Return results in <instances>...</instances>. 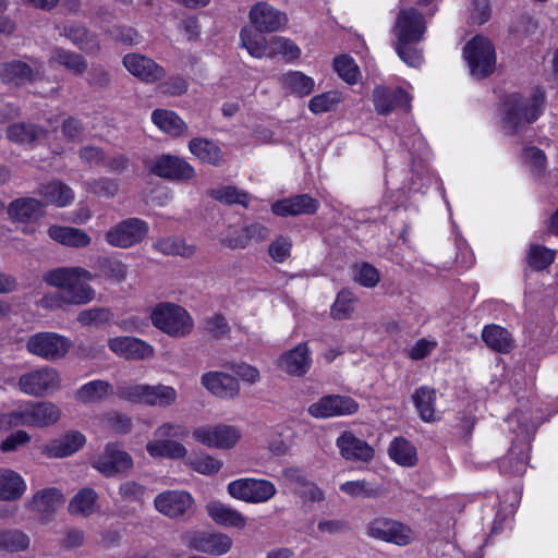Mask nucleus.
Listing matches in <instances>:
<instances>
[{"mask_svg": "<svg viewBox=\"0 0 558 558\" xmlns=\"http://www.w3.org/2000/svg\"><path fill=\"white\" fill-rule=\"evenodd\" d=\"M148 223L140 218H128L111 227L105 234L107 243L128 248L141 243L148 234Z\"/></svg>", "mask_w": 558, "mask_h": 558, "instance_id": "obj_12", "label": "nucleus"}, {"mask_svg": "<svg viewBox=\"0 0 558 558\" xmlns=\"http://www.w3.org/2000/svg\"><path fill=\"white\" fill-rule=\"evenodd\" d=\"M248 19L253 26L265 33L277 32L288 24V17L284 12L263 1L257 2L251 8Z\"/></svg>", "mask_w": 558, "mask_h": 558, "instance_id": "obj_23", "label": "nucleus"}, {"mask_svg": "<svg viewBox=\"0 0 558 558\" xmlns=\"http://www.w3.org/2000/svg\"><path fill=\"white\" fill-rule=\"evenodd\" d=\"M37 194L58 207L68 206L74 198L72 189L58 180L40 184L37 189Z\"/></svg>", "mask_w": 558, "mask_h": 558, "instance_id": "obj_35", "label": "nucleus"}, {"mask_svg": "<svg viewBox=\"0 0 558 558\" xmlns=\"http://www.w3.org/2000/svg\"><path fill=\"white\" fill-rule=\"evenodd\" d=\"M291 247L290 239L280 235L270 243L268 253L276 263H283L290 256Z\"/></svg>", "mask_w": 558, "mask_h": 558, "instance_id": "obj_62", "label": "nucleus"}, {"mask_svg": "<svg viewBox=\"0 0 558 558\" xmlns=\"http://www.w3.org/2000/svg\"><path fill=\"white\" fill-rule=\"evenodd\" d=\"M281 83L284 88L300 96H305L314 89L312 77L299 71H291L281 76Z\"/></svg>", "mask_w": 558, "mask_h": 558, "instance_id": "obj_49", "label": "nucleus"}, {"mask_svg": "<svg viewBox=\"0 0 558 558\" xmlns=\"http://www.w3.org/2000/svg\"><path fill=\"white\" fill-rule=\"evenodd\" d=\"M189 433V428L183 424L162 423L155 429V439L147 442L146 450L155 459H184L187 456V449L174 438L184 439Z\"/></svg>", "mask_w": 558, "mask_h": 558, "instance_id": "obj_4", "label": "nucleus"}, {"mask_svg": "<svg viewBox=\"0 0 558 558\" xmlns=\"http://www.w3.org/2000/svg\"><path fill=\"white\" fill-rule=\"evenodd\" d=\"M97 497L92 488L81 489L69 504L70 513L82 517L93 514L97 509Z\"/></svg>", "mask_w": 558, "mask_h": 558, "instance_id": "obj_45", "label": "nucleus"}, {"mask_svg": "<svg viewBox=\"0 0 558 558\" xmlns=\"http://www.w3.org/2000/svg\"><path fill=\"white\" fill-rule=\"evenodd\" d=\"M340 490L355 498H375L380 495L379 488L365 480L348 481L340 485Z\"/></svg>", "mask_w": 558, "mask_h": 558, "instance_id": "obj_55", "label": "nucleus"}, {"mask_svg": "<svg viewBox=\"0 0 558 558\" xmlns=\"http://www.w3.org/2000/svg\"><path fill=\"white\" fill-rule=\"evenodd\" d=\"M153 247L163 255L191 257L195 253V246L186 244L184 239L178 236L158 239Z\"/></svg>", "mask_w": 558, "mask_h": 558, "instance_id": "obj_47", "label": "nucleus"}, {"mask_svg": "<svg viewBox=\"0 0 558 558\" xmlns=\"http://www.w3.org/2000/svg\"><path fill=\"white\" fill-rule=\"evenodd\" d=\"M185 544L201 553L221 556L227 554L233 541L230 536L223 533H208V532H192L184 535Z\"/></svg>", "mask_w": 558, "mask_h": 558, "instance_id": "obj_18", "label": "nucleus"}, {"mask_svg": "<svg viewBox=\"0 0 558 558\" xmlns=\"http://www.w3.org/2000/svg\"><path fill=\"white\" fill-rule=\"evenodd\" d=\"M47 131L33 123H13L7 129V137L16 144L32 145L46 136Z\"/></svg>", "mask_w": 558, "mask_h": 558, "instance_id": "obj_37", "label": "nucleus"}, {"mask_svg": "<svg viewBox=\"0 0 558 558\" xmlns=\"http://www.w3.org/2000/svg\"><path fill=\"white\" fill-rule=\"evenodd\" d=\"M155 507L160 513L169 518L191 515L194 512V499L186 492L168 490L155 498Z\"/></svg>", "mask_w": 558, "mask_h": 558, "instance_id": "obj_21", "label": "nucleus"}, {"mask_svg": "<svg viewBox=\"0 0 558 558\" xmlns=\"http://www.w3.org/2000/svg\"><path fill=\"white\" fill-rule=\"evenodd\" d=\"M93 466L106 476H113L131 470L133 460L118 444H108L104 452L93 462Z\"/></svg>", "mask_w": 558, "mask_h": 558, "instance_id": "obj_20", "label": "nucleus"}, {"mask_svg": "<svg viewBox=\"0 0 558 558\" xmlns=\"http://www.w3.org/2000/svg\"><path fill=\"white\" fill-rule=\"evenodd\" d=\"M425 31L424 16L413 8L400 10L392 28L397 43H401V51L403 43L421 41Z\"/></svg>", "mask_w": 558, "mask_h": 558, "instance_id": "obj_14", "label": "nucleus"}, {"mask_svg": "<svg viewBox=\"0 0 558 558\" xmlns=\"http://www.w3.org/2000/svg\"><path fill=\"white\" fill-rule=\"evenodd\" d=\"M264 31H258L255 26H245L241 29V47L246 49L253 57L260 59L268 53L269 40L263 35Z\"/></svg>", "mask_w": 558, "mask_h": 558, "instance_id": "obj_36", "label": "nucleus"}, {"mask_svg": "<svg viewBox=\"0 0 558 558\" xmlns=\"http://www.w3.org/2000/svg\"><path fill=\"white\" fill-rule=\"evenodd\" d=\"M336 446L340 456L347 461L367 463L375 454L373 447L351 430L342 432L336 439Z\"/></svg>", "mask_w": 558, "mask_h": 558, "instance_id": "obj_22", "label": "nucleus"}, {"mask_svg": "<svg viewBox=\"0 0 558 558\" xmlns=\"http://www.w3.org/2000/svg\"><path fill=\"white\" fill-rule=\"evenodd\" d=\"M8 216L13 222L31 223L45 215V205L34 197H20L8 206Z\"/></svg>", "mask_w": 558, "mask_h": 558, "instance_id": "obj_26", "label": "nucleus"}, {"mask_svg": "<svg viewBox=\"0 0 558 558\" xmlns=\"http://www.w3.org/2000/svg\"><path fill=\"white\" fill-rule=\"evenodd\" d=\"M192 436L195 441L216 449H231L241 439V432L231 425L216 424L202 425L193 428Z\"/></svg>", "mask_w": 558, "mask_h": 558, "instance_id": "obj_13", "label": "nucleus"}, {"mask_svg": "<svg viewBox=\"0 0 558 558\" xmlns=\"http://www.w3.org/2000/svg\"><path fill=\"white\" fill-rule=\"evenodd\" d=\"M367 534L399 546H405L413 539V533L409 526L387 518H376L371 521L367 525Z\"/></svg>", "mask_w": 558, "mask_h": 558, "instance_id": "obj_16", "label": "nucleus"}, {"mask_svg": "<svg viewBox=\"0 0 558 558\" xmlns=\"http://www.w3.org/2000/svg\"><path fill=\"white\" fill-rule=\"evenodd\" d=\"M113 315L106 307H92L77 314L76 320L84 327H100L108 324Z\"/></svg>", "mask_w": 558, "mask_h": 558, "instance_id": "obj_52", "label": "nucleus"}, {"mask_svg": "<svg viewBox=\"0 0 558 558\" xmlns=\"http://www.w3.org/2000/svg\"><path fill=\"white\" fill-rule=\"evenodd\" d=\"M109 349L126 360H145L154 355V348L146 341L128 336L113 337L108 340Z\"/></svg>", "mask_w": 558, "mask_h": 558, "instance_id": "obj_24", "label": "nucleus"}, {"mask_svg": "<svg viewBox=\"0 0 558 558\" xmlns=\"http://www.w3.org/2000/svg\"><path fill=\"white\" fill-rule=\"evenodd\" d=\"M208 517L217 524L243 530L247 524V519L236 509L218 500H213L206 505Z\"/></svg>", "mask_w": 558, "mask_h": 558, "instance_id": "obj_31", "label": "nucleus"}, {"mask_svg": "<svg viewBox=\"0 0 558 558\" xmlns=\"http://www.w3.org/2000/svg\"><path fill=\"white\" fill-rule=\"evenodd\" d=\"M342 100L338 92H328L313 97L308 108L315 113H323L332 110Z\"/></svg>", "mask_w": 558, "mask_h": 558, "instance_id": "obj_59", "label": "nucleus"}, {"mask_svg": "<svg viewBox=\"0 0 558 558\" xmlns=\"http://www.w3.org/2000/svg\"><path fill=\"white\" fill-rule=\"evenodd\" d=\"M62 34L76 47L86 52H96L99 45L94 35L83 25H66Z\"/></svg>", "mask_w": 558, "mask_h": 558, "instance_id": "obj_43", "label": "nucleus"}, {"mask_svg": "<svg viewBox=\"0 0 558 558\" xmlns=\"http://www.w3.org/2000/svg\"><path fill=\"white\" fill-rule=\"evenodd\" d=\"M64 502L62 493L56 488H45L38 490L32 499L34 510L43 515H48L60 508Z\"/></svg>", "mask_w": 558, "mask_h": 558, "instance_id": "obj_42", "label": "nucleus"}, {"mask_svg": "<svg viewBox=\"0 0 558 558\" xmlns=\"http://www.w3.org/2000/svg\"><path fill=\"white\" fill-rule=\"evenodd\" d=\"M29 543L28 535L22 531H0V549L13 553L22 551L28 548Z\"/></svg>", "mask_w": 558, "mask_h": 558, "instance_id": "obj_54", "label": "nucleus"}, {"mask_svg": "<svg viewBox=\"0 0 558 558\" xmlns=\"http://www.w3.org/2000/svg\"><path fill=\"white\" fill-rule=\"evenodd\" d=\"M356 298L350 290H341L333 304L330 314L335 319H348L354 311Z\"/></svg>", "mask_w": 558, "mask_h": 558, "instance_id": "obj_51", "label": "nucleus"}, {"mask_svg": "<svg viewBox=\"0 0 558 558\" xmlns=\"http://www.w3.org/2000/svg\"><path fill=\"white\" fill-rule=\"evenodd\" d=\"M318 202L308 194H301L276 202L272 213L277 216L313 215L318 209Z\"/></svg>", "mask_w": 558, "mask_h": 558, "instance_id": "obj_29", "label": "nucleus"}, {"mask_svg": "<svg viewBox=\"0 0 558 558\" xmlns=\"http://www.w3.org/2000/svg\"><path fill=\"white\" fill-rule=\"evenodd\" d=\"M333 66L341 78L349 84H355L360 77V71L354 60L348 56L335 59Z\"/></svg>", "mask_w": 558, "mask_h": 558, "instance_id": "obj_58", "label": "nucleus"}, {"mask_svg": "<svg viewBox=\"0 0 558 558\" xmlns=\"http://www.w3.org/2000/svg\"><path fill=\"white\" fill-rule=\"evenodd\" d=\"M359 410L357 402L348 396L329 395L308 407V414L316 418L351 415Z\"/></svg>", "mask_w": 558, "mask_h": 558, "instance_id": "obj_17", "label": "nucleus"}, {"mask_svg": "<svg viewBox=\"0 0 558 558\" xmlns=\"http://www.w3.org/2000/svg\"><path fill=\"white\" fill-rule=\"evenodd\" d=\"M389 457L402 466H413L417 462L415 448L404 438H395L388 449Z\"/></svg>", "mask_w": 558, "mask_h": 558, "instance_id": "obj_46", "label": "nucleus"}, {"mask_svg": "<svg viewBox=\"0 0 558 558\" xmlns=\"http://www.w3.org/2000/svg\"><path fill=\"white\" fill-rule=\"evenodd\" d=\"M201 381L207 390L222 399H232L240 391L236 378L222 372L205 373Z\"/></svg>", "mask_w": 558, "mask_h": 558, "instance_id": "obj_30", "label": "nucleus"}, {"mask_svg": "<svg viewBox=\"0 0 558 558\" xmlns=\"http://www.w3.org/2000/svg\"><path fill=\"white\" fill-rule=\"evenodd\" d=\"M122 63L131 75L146 84H155L166 77L165 68L142 53H126Z\"/></svg>", "mask_w": 558, "mask_h": 558, "instance_id": "obj_15", "label": "nucleus"}, {"mask_svg": "<svg viewBox=\"0 0 558 558\" xmlns=\"http://www.w3.org/2000/svg\"><path fill=\"white\" fill-rule=\"evenodd\" d=\"M210 195L216 201L228 205L239 204L246 207L250 201L248 194L240 191L235 186H222L215 189L210 192Z\"/></svg>", "mask_w": 558, "mask_h": 558, "instance_id": "obj_57", "label": "nucleus"}, {"mask_svg": "<svg viewBox=\"0 0 558 558\" xmlns=\"http://www.w3.org/2000/svg\"><path fill=\"white\" fill-rule=\"evenodd\" d=\"M205 329L216 339L225 337L230 331L227 319L219 314H216L206 319Z\"/></svg>", "mask_w": 558, "mask_h": 558, "instance_id": "obj_64", "label": "nucleus"}, {"mask_svg": "<svg viewBox=\"0 0 558 558\" xmlns=\"http://www.w3.org/2000/svg\"><path fill=\"white\" fill-rule=\"evenodd\" d=\"M44 64L35 58L13 59L0 63V81L16 87L32 84L44 77Z\"/></svg>", "mask_w": 558, "mask_h": 558, "instance_id": "obj_9", "label": "nucleus"}, {"mask_svg": "<svg viewBox=\"0 0 558 558\" xmlns=\"http://www.w3.org/2000/svg\"><path fill=\"white\" fill-rule=\"evenodd\" d=\"M556 252L543 245H531L527 253V264L535 270H543L547 268L555 259Z\"/></svg>", "mask_w": 558, "mask_h": 558, "instance_id": "obj_56", "label": "nucleus"}, {"mask_svg": "<svg viewBox=\"0 0 558 558\" xmlns=\"http://www.w3.org/2000/svg\"><path fill=\"white\" fill-rule=\"evenodd\" d=\"M85 444L86 437L81 432L70 430L45 445L43 453L49 459L65 458L77 452Z\"/></svg>", "mask_w": 558, "mask_h": 558, "instance_id": "obj_25", "label": "nucleus"}, {"mask_svg": "<svg viewBox=\"0 0 558 558\" xmlns=\"http://www.w3.org/2000/svg\"><path fill=\"white\" fill-rule=\"evenodd\" d=\"M220 242L232 250L245 248L250 244L244 227L230 230L228 234L220 239Z\"/></svg>", "mask_w": 558, "mask_h": 558, "instance_id": "obj_63", "label": "nucleus"}, {"mask_svg": "<svg viewBox=\"0 0 558 558\" xmlns=\"http://www.w3.org/2000/svg\"><path fill=\"white\" fill-rule=\"evenodd\" d=\"M411 98L399 88H388L385 86H376L373 90V102L375 110L379 114H388L398 107L408 109Z\"/></svg>", "mask_w": 558, "mask_h": 558, "instance_id": "obj_28", "label": "nucleus"}, {"mask_svg": "<svg viewBox=\"0 0 558 558\" xmlns=\"http://www.w3.org/2000/svg\"><path fill=\"white\" fill-rule=\"evenodd\" d=\"M151 120L159 130L173 137L184 135L187 131L185 122L171 110L156 109L151 113Z\"/></svg>", "mask_w": 558, "mask_h": 558, "instance_id": "obj_38", "label": "nucleus"}, {"mask_svg": "<svg viewBox=\"0 0 558 558\" xmlns=\"http://www.w3.org/2000/svg\"><path fill=\"white\" fill-rule=\"evenodd\" d=\"M227 492L234 499L247 504H263L275 497L277 488L268 480L244 477L230 482Z\"/></svg>", "mask_w": 558, "mask_h": 558, "instance_id": "obj_10", "label": "nucleus"}, {"mask_svg": "<svg viewBox=\"0 0 558 558\" xmlns=\"http://www.w3.org/2000/svg\"><path fill=\"white\" fill-rule=\"evenodd\" d=\"M71 348L72 341L68 337L52 331L36 332L26 341L31 354L50 362L63 359Z\"/></svg>", "mask_w": 558, "mask_h": 558, "instance_id": "obj_8", "label": "nucleus"}, {"mask_svg": "<svg viewBox=\"0 0 558 558\" xmlns=\"http://www.w3.org/2000/svg\"><path fill=\"white\" fill-rule=\"evenodd\" d=\"M86 189L98 196L111 198L119 191V182L104 177L86 182Z\"/></svg>", "mask_w": 558, "mask_h": 558, "instance_id": "obj_60", "label": "nucleus"}, {"mask_svg": "<svg viewBox=\"0 0 558 558\" xmlns=\"http://www.w3.org/2000/svg\"><path fill=\"white\" fill-rule=\"evenodd\" d=\"M118 396L133 403L168 408L177 403L178 391L174 387L158 384H132L118 388Z\"/></svg>", "mask_w": 558, "mask_h": 558, "instance_id": "obj_5", "label": "nucleus"}, {"mask_svg": "<svg viewBox=\"0 0 558 558\" xmlns=\"http://www.w3.org/2000/svg\"><path fill=\"white\" fill-rule=\"evenodd\" d=\"M151 173L171 181H189L195 177V169L181 157L163 154L157 157Z\"/></svg>", "mask_w": 558, "mask_h": 558, "instance_id": "obj_19", "label": "nucleus"}, {"mask_svg": "<svg viewBox=\"0 0 558 558\" xmlns=\"http://www.w3.org/2000/svg\"><path fill=\"white\" fill-rule=\"evenodd\" d=\"M185 464L193 471L206 476L217 474L223 465L222 461L205 452H198L190 456L186 459Z\"/></svg>", "mask_w": 558, "mask_h": 558, "instance_id": "obj_48", "label": "nucleus"}, {"mask_svg": "<svg viewBox=\"0 0 558 558\" xmlns=\"http://www.w3.org/2000/svg\"><path fill=\"white\" fill-rule=\"evenodd\" d=\"M545 108V95L535 89L526 95H509L504 102V129L509 134L523 132L530 124L536 122Z\"/></svg>", "mask_w": 558, "mask_h": 558, "instance_id": "obj_3", "label": "nucleus"}, {"mask_svg": "<svg viewBox=\"0 0 558 558\" xmlns=\"http://www.w3.org/2000/svg\"><path fill=\"white\" fill-rule=\"evenodd\" d=\"M113 393L112 385L106 380L95 379L82 385L73 393L74 399L84 404H96L102 402Z\"/></svg>", "mask_w": 558, "mask_h": 558, "instance_id": "obj_32", "label": "nucleus"}, {"mask_svg": "<svg viewBox=\"0 0 558 558\" xmlns=\"http://www.w3.org/2000/svg\"><path fill=\"white\" fill-rule=\"evenodd\" d=\"M48 235L56 242L70 247H86L90 236L82 229L53 225L48 229Z\"/></svg>", "mask_w": 558, "mask_h": 558, "instance_id": "obj_34", "label": "nucleus"}, {"mask_svg": "<svg viewBox=\"0 0 558 558\" xmlns=\"http://www.w3.org/2000/svg\"><path fill=\"white\" fill-rule=\"evenodd\" d=\"M471 74L485 77L490 74L496 64V54L493 44L485 37L475 36L463 49Z\"/></svg>", "mask_w": 558, "mask_h": 558, "instance_id": "obj_11", "label": "nucleus"}, {"mask_svg": "<svg viewBox=\"0 0 558 558\" xmlns=\"http://www.w3.org/2000/svg\"><path fill=\"white\" fill-rule=\"evenodd\" d=\"M93 275L81 267H59L44 274V282L57 289L45 294L39 305L49 311L65 308L71 305H85L95 296V290L89 286Z\"/></svg>", "mask_w": 558, "mask_h": 558, "instance_id": "obj_1", "label": "nucleus"}, {"mask_svg": "<svg viewBox=\"0 0 558 558\" xmlns=\"http://www.w3.org/2000/svg\"><path fill=\"white\" fill-rule=\"evenodd\" d=\"M413 401L423 421L435 422L437 420L435 412L436 390L434 388L420 387L413 396Z\"/></svg>", "mask_w": 558, "mask_h": 558, "instance_id": "obj_44", "label": "nucleus"}, {"mask_svg": "<svg viewBox=\"0 0 558 558\" xmlns=\"http://www.w3.org/2000/svg\"><path fill=\"white\" fill-rule=\"evenodd\" d=\"M153 325L172 337H184L193 329V319L181 306L161 303L151 313Z\"/></svg>", "mask_w": 558, "mask_h": 558, "instance_id": "obj_6", "label": "nucleus"}, {"mask_svg": "<svg viewBox=\"0 0 558 558\" xmlns=\"http://www.w3.org/2000/svg\"><path fill=\"white\" fill-rule=\"evenodd\" d=\"M26 490L24 478L11 469H0V499L15 500Z\"/></svg>", "mask_w": 558, "mask_h": 558, "instance_id": "obj_40", "label": "nucleus"}, {"mask_svg": "<svg viewBox=\"0 0 558 558\" xmlns=\"http://www.w3.org/2000/svg\"><path fill=\"white\" fill-rule=\"evenodd\" d=\"M352 279L365 288H374L380 281L379 271L368 263H356L352 266Z\"/></svg>", "mask_w": 558, "mask_h": 558, "instance_id": "obj_53", "label": "nucleus"}, {"mask_svg": "<svg viewBox=\"0 0 558 558\" xmlns=\"http://www.w3.org/2000/svg\"><path fill=\"white\" fill-rule=\"evenodd\" d=\"M190 151L202 162L218 166L223 159L220 147L211 140L197 137L189 143Z\"/></svg>", "mask_w": 558, "mask_h": 558, "instance_id": "obj_39", "label": "nucleus"}, {"mask_svg": "<svg viewBox=\"0 0 558 558\" xmlns=\"http://www.w3.org/2000/svg\"><path fill=\"white\" fill-rule=\"evenodd\" d=\"M17 386L20 390L32 397H47L61 388V375L58 369L41 366L20 376Z\"/></svg>", "mask_w": 558, "mask_h": 558, "instance_id": "obj_7", "label": "nucleus"}, {"mask_svg": "<svg viewBox=\"0 0 558 558\" xmlns=\"http://www.w3.org/2000/svg\"><path fill=\"white\" fill-rule=\"evenodd\" d=\"M49 63L61 65L74 75H82L87 70V61L82 54L60 47L52 49Z\"/></svg>", "mask_w": 558, "mask_h": 558, "instance_id": "obj_41", "label": "nucleus"}, {"mask_svg": "<svg viewBox=\"0 0 558 558\" xmlns=\"http://www.w3.org/2000/svg\"><path fill=\"white\" fill-rule=\"evenodd\" d=\"M481 338L489 349L497 353L507 354L514 347L512 335L506 328L496 324L485 326Z\"/></svg>", "mask_w": 558, "mask_h": 558, "instance_id": "obj_33", "label": "nucleus"}, {"mask_svg": "<svg viewBox=\"0 0 558 558\" xmlns=\"http://www.w3.org/2000/svg\"><path fill=\"white\" fill-rule=\"evenodd\" d=\"M280 54L287 60H295L301 56V49L291 39L282 36H274L269 39L268 57Z\"/></svg>", "mask_w": 558, "mask_h": 558, "instance_id": "obj_50", "label": "nucleus"}, {"mask_svg": "<svg viewBox=\"0 0 558 558\" xmlns=\"http://www.w3.org/2000/svg\"><path fill=\"white\" fill-rule=\"evenodd\" d=\"M312 359L305 343H300L284 352L278 360V366L291 376H303L311 368Z\"/></svg>", "mask_w": 558, "mask_h": 558, "instance_id": "obj_27", "label": "nucleus"}, {"mask_svg": "<svg viewBox=\"0 0 558 558\" xmlns=\"http://www.w3.org/2000/svg\"><path fill=\"white\" fill-rule=\"evenodd\" d=\"M31 440L32 436L26 430L17 429L0 442V451L14 452L20 448L27 446Z\"/></svg>", "mask_w": 558, "mask_h": 558, "instance_id": "obj_61", "label": "nucleus"}, {"mask_svg": "<svg viewBox=\"0 0 558 558\" xmlns=\"http://www.w3.org/2000/svg\"><path fill=\"white\" fill-rule=\"evenodd\" d=\"M59 405L51 401H26L16 409L0 413V432L16 427L47 428L61 418Z\"/></svg>", "mask_w": 558, "mask_h": 558, "instance_id": "obj_2", "label": "nucleus"}]
</instances>
